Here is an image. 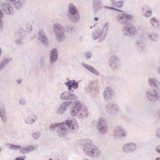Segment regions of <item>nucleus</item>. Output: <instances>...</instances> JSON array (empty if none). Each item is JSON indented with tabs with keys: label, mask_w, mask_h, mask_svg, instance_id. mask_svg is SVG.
Listing matches in <instances>:
<instances>
[{
	"label": "nucleus",
	"mask_w": 160,
	"mask_h": 160,
	"mask_svg": "<svg viewBox=\"0 0 160 160\" xmlns=\"http://www.w3.org/2000/svg\"><path fill=\"white\" fill-rule=\"evenodd\" d=\"M133 16L132 15L123 13L119 14L118 16V21L122 24L126 25L123 30V32L125 35L132 36L134 35L136 30L134 26L132 24H130V21L133 18Z\"/></svg>",
	"instance_id": "f257e3e1"
},
{
	"label": "nucleus",
	"mask_w": 160,
	"mask_h": 160,
	"mask_svg": "<svg viewBox=\"0 0 160 160\" xmlns=\"http://www.w3.org/2000/svg\"><path fill=\"white\" fill-rule=\"evenodd\" d=\"M78 129V123L76 121L67 119L66 123L60 124L57 128V133L60 137H64L70 131L75 133Z\"/></svg>",
	"instance_id": "f03ea898"
},
{
	"label": "nucleus",
	"mask_w": 160,
	"mask_h": 160,
	"mask_svg": "<svg viewBox=\"0 0 160 160\" xmlns=\"http://www.w3.org/2000/svg\"><path fill=\"white\" fill-rule=\"evenodd\" d=\"M148 82L153 89V92L151 90L147 92V96L148 99L152 102L159 101L160 102V82L154 78L149 79Z\"/></svg>",
	"instance_id": "7ed1b4c3"
},
{
	"label": "nucleus",
	"mask_w": 160,
	"mask_h": 160,
	"mask_svg": "<svg viewBox=\"0 0 160 160\" xmlns=\"http://www.w3.org/2000/svg\"><path fill=\"white\" fill-rule=\"evenodd\" d=\"M81 102L78 100H75L70 108V113L72 116L76 115L80 112L79 117L81 118H85L88 115V112L85 107H82Z\"/></svg>",
	"instance_id": "20e7f679"
},
{
	"label": "nucleus",
	"mask_w": 160,
	"mask_h": 160,
	"mask_svg": "<svg viewBox=\"0 0 160 160\" xmlns=\"http://www.w3.org/2000/svg\"><path fill=\"white\" fill-rule=\"evenodd\" d=\"M84 152L91 157L97 158L100 156L101 152L98 147L91 143H86L82 146Z\"/></svg>",
	"instance_id": "39448f33"
},
{
	"label": "nucleus",
	"mask_w": 160,
	"mask_h": 160,
	"mask_svg": "<svg viewBox=\"0 0 160 160\" xmlns=\"http://www.w3.org/2000/svg\"><path fill=\"white\" fill-rule=\"evenodd\" d=\"M53 30L57 40L58 41H62L65 39V30L61 25L55 24L53 27Z\"/></svg>",
	"instance_id": "423d86ee"
},
{
	"label": "nucleus",
	"mask_w": 160,
	"mask_h": 160,
	"mask_svg": "<svg viewBox=\"0 0 160 160\" xmlns=\"http://www.w3.org/2000/svg\"><path fill=\"white\" fill-rule=\"evenodd\" d=\"M108 122L105 118H102L98 119L97 128L99 133L103 134L106 133L108 129Z\"/></svg>",
	"instance_id": "0eeeda50"
},
{
	"label": "nucleus",
	"mask_w": 160,
	"mask_h": 160,
	"mask_svg": "<svg viewBox=\"0 0 160 160\" xmlns=\"http://www.w3.org/2000/svg\"><path fill=\"white\" fill-rule=\"evenodd\" d=\"M69 13L68 15L71 20L73 22H77L79 21V15L77 13L76 8L72 4H70L68 6Z\"/></svg>",
	"instance_id": "6e6552de"
},
{
	"label": "nucleus",
	"mask_w": 160,
	"mask_h": 160,
	"mask_svg": "<svg viewBox=\"0 0 160 160\" xmlns=\"http://www.w3.org/2000/svg\"><path fill=\"white\" fill-rule=\"evenodd\" d=\"M105 109L108 113L111 115H114L119 111V107L113 102L108 103L105 106Z\"/></svg>",
	"instance_id": "1a4fd4ad"
},
{
	"label": "nucleus",
	"mask_w": 160,
	"mask_h": 160,
	"mask_svg": "<svg viewBox=\"0 0 160 160\" xmlns=\"http://www.w3.org/2000/svg\"><path fill=\"white\" fill-rule=\"evenodd\" d=\"M104 100L106 102H110L114 96L113 90L110 87H107L104 89L102 93Z\"/></svg>",
	"instance_id": "9d476101"
},
{
	"label": "nucleus",
	"mask_w": 160,
	"mask_h": 160,
	"mask_svg": "<svg viewBox=\"0 0 160 160\" xmlns=\"http://www.w3.org/2000/svg\"><path fill=\"white\" fill-rule=\"evenodd\" d=\"M94 84V82L89 81L88 84V87L85 88L86 91L90 93L92 97H96L98 94V91L95 88Z\"/></svg>",
	"instance_id": "9b49d317"
},
{
	"label": "nucleus",
	"mask_w": 160,
	"mask_h": 160,
	"mask_svg": "<svg viewBox=\"0 0 160 160\" xmlns=\"http://www.w3.org/2000/svg\"><path fill=\"white\" fill-rule=\"evenodd\" d=\"M72 102L71 101H65L62 102L57 111V113L62 114L64 113Z\"/></svg>",
	"instance_id": "f8f14e48"
},
{
	"label": "nucleus",
	"mask_w": 160,
	"mask_h": 160,
	"mask_svg": "<svg viewBox=\"0 0 160 160\" xmlns=\"http://www.w3.org/2000/svg\"><path fill=\"white\" fill-rule=\"evenodd\" d=\"M110 65L113 69H118L120 68V61L119 58L115 56L111 57L109 60Z\"/></svg>",
	"instance_id": "ddd939ff"
},
{
	"label": "nucleus",
	"mask_w": 160,
	"mask_h": 160,
	"mask_svg": "<svg viewBox=\"0 0 160 160\" xmlns=\"http://www.w3.org/2000/svg\"><path fill=\"white\" fill-rule=\"evenodd\" d=\"M136 145L132 143L126 144L123 147V151L126 153H132L136 150Z\"/></svg>",
	"instance_id": "4468645a"
},
{
	"label": "nucleus",
	"mask_w": 160,
	"mask_h": 160,
	"mask_svg": "<svg viewBox=\"0 0 160 160\" xmlns=\"http://www.w3.org/2000/svg\"><path fill=\"white\" fill-rule=\"evenodd\" d=\"M60 98L62 100H74L77 99L78 97L71 92L66 91L64 92L61 94Z\"/></svg>",
	"instance_id": "2eb2a0df"
},
{
	"label": "nucleus",
	"mask_w": 160,
	"mask_h": 160,
	"mask_svg": "<svg viewBox=\"0 0 160 160\" xmlns=\"http://www.w3.org/2000/svg\"><path fill=\"white\" fill-rule=\"evenodd\" d=\"M114 134L115 136L120 137L126 138L127 137L126 132L121 126H118L116 127Z\"/></svg>",
	"instance_id": "dca6fc26"
},
{
	"label": "nucleus",
	"mask_w": 160,
	"mask_h": 160,
	"mask_svg": "<svg viewBox=\"0 0 160 160\" xmlns=\"http://www.w3.org/2000/svg\"><path fill=\"white\" fill-rule=\"evenodd\" d=\"M0 7L3 11L8 15H10L13 12L12 7L8 3H2L0 5Z\"/></svg>",
	"instance_id": "f3484780"
},
{
	"label": "nucleus",
	"mask_w": 160,
	"mask_h": 160,
	"mask_svg": "<svg viewBox=\"0 0 160 160\" xmlns=\"http://www.w3.org/2000/svg\"><path fill=\"white\" fill-rule=\"evenodd\" d=\"M38 39L43 45H46L48 42V39L47 36L42 30H40L39 31Z\"/></svg>",
	"instance_id": "a211bd4d"
},
{
	"label": "nucleus",
	"mask_w": 160,
	"mask_h": 160,
	"mask_svg": "<svg viewBox=\"0 0 160 160\" xmlns=\"http://www.w3.org/2000/svg\"><path fill=\"white\" fill-rule=\"evenodd\" d=\"M58 58V52L56 48H54L51 50L50 54V62L51 64H53L56 61Z\"/></svg>",
	"instance_id": "6ab92c4d"
},
{
	"label": "nucleus",
	"mask_w": 160,
	"mask_h": 160,
	"mask_svg": "<svg viewBox=\"0 0 160 160\" xmlns=\"http://www.w3.org/2000/svg\"><path fill=\"white\" fill-rule=\"evenodd\" d=\"M92 3V9L94 12L100 9L101 6V2L100 0H93Z\"/></svg>",
	"instance_id": "aec40b11"
},
{
	"label": "nucleus",
	"mask_w": 160,
	"mask_h": 160,
	"mask_svg": "<svg viewBox=\"0 0 160 160\" xmlns=\"http://www.w3.org/2000/svg\"><path fill=\"white\" fill-rule=\"evenodd\" d=\"M81 65L92 73L96 75L99 74L98 72L93 67L83 63H82Z\"/></svg>",
	"instance_id": "412c9836"
},
{
	"label": "nucleus",
	"mask_w": 160,
	"mask_h": 160,
	"mask_svg": "<svg viewBox=\"0 0 160 160\" xmlns=\"http://www.w3.org/2000/svg\"><path fill=\"white\" fill-rule=\"evenodd\" d=\"M81 65L92 73L96 75L99 74L98 72L93 67L83 63H82Z\"/></svg>",
	"instance_id": "4be33fe9"
},
{
	"label": "nucleus",
	"mask_w": 160,
	"mask_h": 160,
	"mask_svg": "<svg viewBox=\"0 0 160 160\" xmlns=\"http://www.w3.org/2000/svg\"><path fill=\"white\" fill-rule=\"evenodd\" d=\"M148 39L152 41L155 42L157 41L159 38V34L158 33H151L148 35Z\"/></svg>",
	"instance_id": "5701e85b"
},
{
	"label": "nucleus",
	"mask_w": 160,
	"mask_h": 160,
	"mask_svg": "<svg viewBox=\"0 0 160 160\" xmlns=\"http://www.w3.org/2000/svg\"><path fill=\"white\" fill-rule=\"evenodd\" d=\"M23 31V29H22V28H21L19 29L18 32H15V35L16 36L18 35L19 37V38H17L16 41V43H17V44L18 45L22 43L21 42L22 40V38L21 37L22 36V32Z\"/></svg>",
	"instance_id": "b1692460"
},
{
	"label": "nucleus",
	"mask_w": 160,
	"mask_h": 160,
	"mask_svg": "<svg viewBox=\"0 0 160 160\" xmlns=\"http://www.w3.org/2000/svg\"><path fill=\"white\" fill-rule=\"evenodd\" d=\"M102 28L100 30H97L92 33V37L94 40L99 38L101 33H102Z\"/></svg>",
	"instance_id": "393cba45"
},
{
	"label": "nucleus",
	"mask_w": 160,
	"mask_h": 160,
	"mask_svg": "<svg viewBox=\"0 0 160 160\" xmlns=\"http://www.w3.org/2000/svg\"><path fill=\"white\" fill-rule=\"evenodd\" d=\"M122 0L121 1H117V0H111V5L117 8H121L123 4V2Z\"/></svg>",
	"instance_id": "a878e982"
},
{
	"label": "nucleus",
	"mask_w": 160,
	"mask_h": 160,
	"mask_svg": "<svg viewBox=\"0 0 160 160\" xmlns=\"http://www.w3.org/2000/svg\"><path fill=\"white\" fill-rule=\"evenodd\" d=\"M24 0H19L18 2H16L15 3L14 7L15 8H18L24 4Z\"/></svg>",
	"instance_id": "bb28decb"
},
{
	"label": "nucleus",
	"mask_w": 160,
	"mask_h": 160,
	"mask_svg": "<svg viewBox=\"0 0 160 160\" xmlns=\"http://www.w3.org/2000/svg\"><path fill=\"white\" fill-rule=\"evenodd\" d=\"M142 10L143 12L145 13L146 16L148 17H150L152 14V11L151 9L148 10L147 8H143Z\"/></svg>",
	"instance_id": "cd10ccee"
},
{
	"label": "nucleus",
	"mask_w": 160,
	"mask_h": 160,
	"mask_svg": "<svg viewBox=\"0 0 160 160\" xmlns=\"http://www.w3.org/2000/svg\"><path fill=\"white\" fill-rule=\"evenodd\" d=\"M108 27L109 23L108 22L106 23L102 30V36L103 35V37H104L106 35L108 31Z\"/></svg>",
	"instance_id": "c85d7f7f"
},
{
	"label": "nucleus",
	"mask_w": 160,
	"mask_h": 160,
	"mask_svg": "<svg viewBox=\"0 0 160 160\" xmlns=\"http://www.w3.org/2000/svg\"><path fill=\"white\" fill-rule=\"evenodd\" d=\"M60 123H53L51 124L49 127V128L52 131H54L57 128H58L59 125Z\"/></svg>",
	"instance_id": "c756f323"
},
{
	"label": "nucleus",
	"mask_w": 160,
	"mask_h": 160,
	"mask_svg": "<svg viewBox=\"0 0 160 160\" xmlns=\"http://www.w3.org/2000/svg\"><path fill=\"white\" fill-rule=\"evenodd\" d=\"M8 63V62L6 60L4 59L0 63V70L4 68V67L6 66Z\"/></svg>",
	"instance_id": "7c9ffc66"
},
{
	"label": "nucleus",
	"mask_w": 160,
	"mask_h": 160,
	"mask_svg": "<svg viewBox=\"0 0 160 160\" xmlns=\"http://www.w3.org/2000/svg\"><path fill=\"white\" fill-rule=\"evenodd\" d=\"M6 113L5 112H0V116L3 122H5L7 121Z\"/></svg>",
	"instance_id": "2f4dec72"
},
{
	"label": "nucleus",
	"mask_w": 160,
	"mask_h": 160,
	"mask_svg": "<svg viewBox=\"0 0 160 160\" xmlns=\"http://www.w3.org/2000/svg\"><path fill=\"white\" fill-rule=\"evenodd\" d=\"M9 148L10 149H16L20 148H21V146L18 145H13L11 144H9Z\"/></svg>",
	"instance_id": "473e14b6"
},
{
	"label": "nucleus",
	"mask_w": 160,
	"mask_h": 160,
	"mask_svg": "<svg viewBox=\"0 0 160 160\" xmlns=\"http://www.w3.org/2000/svg\"><path fill=\"white\" fill-rule=\"evenodd\" d=\"M26 147L27 148L26 149H27L28 153L31 151H33L35 149V147L32 145L30 146L29 145L28 146Z\"/></svg>",
	"instance_id": "72a5a7b5"
},
{
	"label": "nucleus",
	"mask_w": 160,
	"mask_h": 160,
	"mask_svg": "<svg viewBox=\"0 0 160 160\" xmlns=\"http://www.w3.org/2000/svg\"><path fill=\"white\" fill-rule=\"evenodd\" d=\"M78 82H75V80H74V82H73L72 84H70V85L71 86L72 88L74 89H76L77 88H78Z\"/></svg>",
	"instance_id": "f704fd0d"
},
{
	"label": "nucleus",
	"mask_w": 160,
	"mask_h": 160,
	"mask_svg": "<svg viewBox=\"0 0 160 160\" xmlns=\"http://www.w3.org/2000/svg\"><path fill=\"white\" fill-rule=\"evenodd\" d=\"M34 122V120L33 118H28L25 120V122L27 124H31Z\"/></svg>",
	"instance_id": "c9c22d12"
},
{
	"label": "nucleus",
	"mask_w": 160,
	"mask_h": 160,
	"mask_svg": "<svg viewBox=\"0 0 160 160\" xmlns=\"http://www.w3.org/2000/svg\"><path fill=\"white\" fill-rule=\"evenodd\" d=\"M3 16V13L1 10L0 9V29L1 30L2 27V24L1 18Z\"/></svg>",
	"instance_id": "e433bc0d"
},
{
	"label": "nucleus",
	"mask_w": 160,
	"mask_h": 160,
	"mask_svg": "<svg viewBox=\"0 0 160 160\" xmlns=\"http://www.w3.org/2000/svg\"><path fill=\"white\" fill-rule=\"evenodd\" d=\"M66 30L68 33H71L73 31L74 28L72 27H67Z\"/></svg>",
	"instance_id": "4c0bfd02"
},
{
	"label": "nucleus",
	"mask_w": 160,
	"mask_h": 160,
	"mask_svg": "<svg viewBox=\"0 0 160 160\" xmlns=\"http://www.w3.org/2000/svg\"><path fill=\"white\" fill-rule=\"evenodd\" d=\"M26 147H24L21 148L20 152L22 154L28 153Z\"/></svg>",
	"instance_id": "58836bf2"
},
{
	"label": "nucleus",
	"mask_w": 160,
	"mask_h": 160,
	"mask_svg": "<svg viewBox=\"0 0 160 160\" xmlns=\"http://www.w3.org/2000/svg\"><path fill=\"white\" fill-rule=\"evenodd\" d=\"M32 136L34 138L37 139L40 136V134L38 132H37L35 133H33Z\"/></svg>",
	"instance_id": "ea45409f"
},
{
	"label": "nucleus",
	"mask_w": 160,
	"mask_h": 160,
	"mask_svg": "<svg viewBox=\"0 0 160 160\" xmlns=\"http://www.w3.org/2000/svg\"><path fill=\"white\" fill-rule=\"evenodd\" d=\"M5 112V108L3 104L0 103V112Z\"/></svg>",
	"instance_id": "a19ab883"
},
{
	"label": "nucleus",
	"mask_w": 160,
	"mask_h": 160,
	"mask_svg": "<svg viewBox=\"0 0 160 160\" xmlns=\"http://www.w3.org/2000/svg\"><path fill=\"white\" fill-rule=\"evenodd\" d=\"M85 56L87 59L90 58L91 57L92 54L89 52H86L85 54Z\"/></svg>",
	"instance_id": "79ce46f5"
},
{
	"label": "nucleus",
	"mask_w": 160,
	"mask_h": 160,
	"mask_svg": "<svg viewBox=\"0 0 160 160\" xmlns=\"http://www.w3.org/2000/svg\"><path fill=\"white\" fill-rule=\"evenodd\" d=\"M136 43L139 45V46H138V47H140V46H141V48H142V47H144L143 42L141 41H139V40H137Z\"/></svg>",
	"instance_id": "37998d69"
},
{
	"label": "nucleus",
	"mask_w": 160,
	"mask_h": 160,
	"mask_svg": "<svg viewBox=\"0 0 160 160\" xmlns=\"http://www.w3.org/2000/svg\"><path fill=\"white\" fill-rule=\"evenodd\" d=\"M156 135L158 138H160V127L157 129L156 131Z\"/></svg>",
	"instance_id": "c03bdc74"
},
{
	"label": "nucleus",
	"mask_w": 160,
	"mask_h": 160,
	"mask_svg": "<svg viewBox=\"0 0 160 160\" xmlns=\"http://www.w3.org/2000/svg\"><path fill=\"white\" fill-rule=\"evenodd\" d=\"M25 158V156L22 157L20 156L16 158L14 160H24Z\"/></svg>",
	"instance_id": "a18cd8bd"
},
{
	"label": "nucleus",
	"mask_w": 160,
	"mask_h": 160,
	"mask_svg": "<svg viewBox=\"0 0 160 160\" xmlns=\"http://www.w3.org/2000/svg\"><path fill=\"white\" fill-rule=\"evenodd\" d=\"M103 7L106 8H108V9H112V10H115V9H116V8H115L113 7H108V6H103Z\"/></svg>",
	"instance_id": "49530a36"
},
{
	"label": "nucleus",
	"mask_w": 160,
	"mask_h": 160,
	"mask_svg": "<svg viewBox=\"0 0 160 160\" xmlns=\"http://www.w3.org/2000/svg\"><path fill=\"white\" fill-rule=\"evenodd\" d=\"M68 90L70 92H72L74 91V90L72 89V87L70 85H68Z\"/></svg>",
	"instance_id": "de8ad7c7"
},
{
	"label": "nucleus",
	"mask_w": 160,
	"mask_h": 160,
	"mask_svg": "<svg viewBox=\"0 0 160 160\" xmlns=\"http://www.w3.org/2000/svg\"><path fill=\"white\" fill-rule=\"evenodd\" d=\"M156 150L158 152L160 153V145L157 147Z\"/></svg>",
	"instance_id": "09e8293b"
},
{
	"label": "nucleus",
	"mask_w": 160,
	"mask_h": 160,
	"mask_svg": "<svg viewBox=\"0 0 160 160\" xmlns=\"http://www.w3.org/2000/svg\"><path fill=\"white\" fill-rule=\"evenodd\" d=\"M74 80H69L67 82V84H72V83L73 82H74Z\"/></svg>",
	"instance_id": "8fccbe9b"
},
{
	"label": "nucleus",
	"mask_w": 160,
	"mask_h": 160,
	"mask_svg": "<svg viewBox=\"0 0 160 160\" xmlns=\"http://www.w3.org/2000/svg\"><path fill=\"white\" fill-rule=\"evenodd\" d=\"M151 21H153L154 22H158V19L155 18H151Z\"/></svg>",
	"instance_id": "3c124183"
},
{
	"label": "nucleus",
	"mask_w": 160,
	"mask_h": 160,
	"mask_svg": "<svg viewBox=\"0 0 160 160\" xmlns=\"http://www.w3.org/2000/svg\"><path fill=\"white\" fill-rule=\"evenodd\" d=\"M7 2H11L12 3H14L16 0H6Z\"/></svg>",
	"instance_id": "603ef678"
},
{
	"label": "nucleus",
	"mask_w": 160,
	"mask_h": 160,
	"mask_svg": "<svg viewBox=\"0 0 160 160\" xmlns=\"http://www.w3.org/2000/svg\"><path fill=\"white\" fill-rule=\"evenodd\" d=\"M19 103L21 105H23L25 104V102L24 101L22 100L20 101Z\"/></svg>",
	"instance_id": "864d4df0"
},
{
	"label": "nucleus",
	"mask_w": 160,
	"mask_h": 160,
	"mask_svg": "<svg viewBox=\"0 0 160 160\" xmlns=\"http://www.w3.org/2000/svg\"><path fill=\"white\" fill-rule=\"evenodd\" d=\"M4 59V60H6L7 61V62H8V63L10 61H11L12 60V58H11L9 59H8V58H6V59Z\"/></svg>",
	"instance_id": "5fc2aeb1"
},
{
	"label": "nucleus",
	"mask_w": 160,
	"mask_h": 160,
	"mask_svg": "<svg viewBox=\"0 0 160 160\" xmlns=\"http://www.w3.org/2000/svg\"><path fill=\"white\" fill-rule=\"evenodd\" d=\"M16 81L18 84H20L22 80L21 79L18 81L17 80H16Z\"/></svg>",
	"instance_id": "6e6d98bb"
},
{
	"label": "nucleus",
	"mask_w": 160,
	"mask_h": 160,
	"mask_svg": "<svg viewBox=\"0 0 160 160\" xmlns=\"http://www.w3.org/2000/svg\"><path fill=\"white\" fill-rule=\"evenodd\" d=\"M115 10L120 11V12H123L121 10H120L119 9H117L116 8V9H115Z\"/></svg>",
	"instance_id": "4d7b16f0"
},
{
	"label": "nucleus",
	"mask_w": 160,
	"mask_h": 160,
	"mask_svg": "<svg viewBox=\"0 0 160 160\" xmlns=\"http://www.w3.org/2000/svg\"><path fill=\"white\" fill-rule=\"evenodd\" d=\"M94 20L95 21H98V18L97 17H95L94 18Z\"/></svg>",
	"instance_id": "13d9d810"
},
{
	"label": "nucleus",
	"mask_w": 160,
	"mask_h": 160,
	"mask_svg": "<svg viewBox=\"0 0 160 160\" xmlns=\"http://www.w3.org/2000/svg\"><path fill=\"white\" fill-rule=\"evenodd\" d=\"M64 84L66 85H67V87H68V85H70V84H67V82H64Z\"/></svg>",
	"instance_id": "bf43d9fd"
},
{
	"label": "nucleus",
	"mask_w": 160,
	"mask_h": 160,
	"mask_svg": "<svg viewBox=\"0 0 160 160\" xmlns=\"http://www.w3.org/2000/svg\"><path fill=\"white\" fill-rule=\"evenodd\" d=\"M159 118L160 119V111L158 113Z\"/></svg>",
	"instance_id": "052dcab7"
},
{
	"label": "nucleus",
	"mask_w": 160,
	"mask_h": 160,
	"mask_svg": "<svg viewBox=\"0 0 160 160\" xmlns=\"http://www.w3.org/2000/svg\"><path fill=\"white\" fill-rule=\"evenodd\" d=\"M155 160H160V158H157Z\"/></svg>",
	"instance_id": "680f3d73"
},
{
	"label": "nucleus",
	"mask_w": 160,
	"mask_h": 160,
	"mask_svg": "<svg viewBox=\"0 0 160 160\" xmlns=\"http://www.w3.org/2000/svg\"><path fill=\"white\" fill-rule=\"evenodd\" d=\"M92 26H91V27H90V29H92Z\"/></svg>",
	"instance_id": "e2e57ef3"
},
{
	"label": "nucleus",
	"mask_w": 160,
	"mask_h": 160,
	"mask_svg": "<svg viewBox=\"0 0 160 160\" xmlns=\"http://www.w3.org/2000/svg\"><path fill=\"white\" fill-rule=\"evenodd\" d=\"M152 25H153L154 27V26H155V24H154L153 23V24H152Z\"/></svg>",
	"instance_id": "0e129e2a"
},
{
	"label": "nucleus",
	"mask_w": 160,
	"mask_h": 160,
	"mask_svg": "<svg viewBox=\"0 0 160 160\" xmlns=\"http://www.w3.org/2000/svg\"><path fill=\"white\" fill-rule=\"evenodd\" d=\"M32 28H31V29L30 30V31H32Z\"/></svg>",
	"instance_id": "69168bd1"
},
{
	"label": "nucleus",
	"mask_w": 160,
	"mask_h": 160,
	"mask_svg": "<svg viewBox=\"0 0 160 160\" xmlns=\"http://www.w3.org/2000/svg\"><path fill=\"white\" fill-rule=\"evenodd\" d=\"M37 116L36 117H35V118H36V119L37 118Z\"/></svg>",
	"instance_id": "338daca9"
},
{
	"label": "nucleus",
	"mask_w": 160,
	"mask_h": 160,
	"mask_svg": "<svg viewBox=\"0 0 160 160\" xmlns=\"http://www.w3.org/2000/svg\"><path fill=\"white\" fill-rule=\"evenodd\" d=\"M67 80H68V78H67Z\"/></svg>",
	"instance_id": "774afa93"
}]
</instances>
